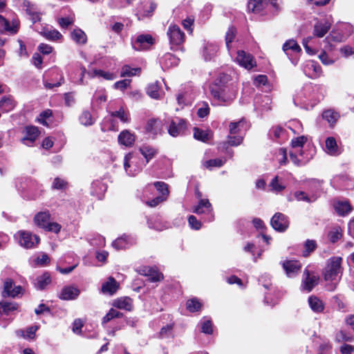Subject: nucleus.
<instances>
[{"instance_id": "nucleus-1", "label": "nucleus", "mask_w": 354, "mask_h": 354, "mask_svg": "<svg viewBox=\"0 0 354 354\" xmlns=\"http://www.w3.org/2000/svg\"><path fill=\"white\" fill-rule=\"evenodd\" d=\"M212 103L218 106H228L237 95V88L234 85L212 84L209 87Z\"/></svg>"}, {"instance_id": "nucleus-2", "label": "nucleus", "mask_w": 354, "mask_h": 354, "mask_svg": "<svg viewBox=\"0 0 354 354\" xmlns=\"http://www.w3.org/2000/svg\"><path fill=\"white\" fill-rule=\"evenodd\" d=\"M342 259L339 257H333L328 259L324 271V279L327 281L329 290H334L342 276Z\"/></svg>"}, {"instance_id": "nucleus-3", "label": "nucleus", "mask_w": 354, "mask_h": 354, "mask_svg": "<svg viewBox=\"0 0 354 354\" xmlns=\"http://www.w3.org/2000/svg\"><path fill=\"white\" fill-rule=\"evenodd\" d=\"M314 149L309 145L298 150H290V157L292 162L298 166L304 165L311 160L314 156Z\"/></svg>"}, {"instance_id": "nucleus-4", "label": "nucleus", "mask_w": 354, "mask_h": 354, "mask_svg": "<svg viewBox=\"0 0 354 354\" xmlns=\"http://www.w3.org/2000/svg\"><path fill=\"white\" fill-rule=\"evenodd\" d=\"M15 237L21 247L27 249L35 247L40 241L38 236L24 230L18 231L15 234Z\"/></svg>"}, {"instance_id": "nucleus-5", "label": "nucleus", "mask_w": 354, "mask_h": 354, "mask_svg": "<svg viewBox=\"0 0 354 354\" xmlns=\"http://www.w3.org/2000/svg\"><path fill=\"white\" fill-rule=\"evenodd\" d=\"M282 49L290 62L294 65H297L301 52V48L297 42L294 39H289L283 44Z\"/></svg>"}, {"instance_id": "nucleus-6", "label": "nucleus", "mask_w": 354, "mask_h": 354, "mask_svg": "<svg viewBox=\"0 0 354 354\" xmlns=\"http://www.w3.org/2000/svg\"><path fill=\"white\" fill-rule=\"evenodd\" d=\"M143 163L133 153H128L124 159V168L129 176H134L142 169Z\"/></svg>"}, {"instance_id": "nucleus-7", "label": "nucleus", "mask_w": 354, "mask_h": 354, "mask_svg": "<svg viewBox=\"0 0 354 354\" xmlns=\"http://www.w3.org/2000/svg\"><path fill=\"white\" fill-rule=\"evenodd\" d=\"M193 212L197 214H204L205 222H212L214 220L213 208L207 199H201L198 203L194 207Z\"/></svg>"}, {"instance_id": "nucleus-8", "label": "nucleus", "mask_w": 354, "mask_h": 354, "mask_svg": "<svg viewBox=\"0 0 354 354\" xmlns=\"http://www.w3.org/2000/svg\"><path fill=\"white\" fill-rule=\"evenodd\" d=\"M167 35L169 39L171 48L182 44L185 41V34L180 27L176 24H171L167 30Z\"/></svg>"}, {"instance_id": "nucleus-9", "label": "nucleus", "mask_w": 354, "mask_h": 354, "mask_svg": "<svg viewBox=\"0 0 354 354\" xmlns=\"http://www.w3.org/2000/svg\"><path fill=\"white\" fill-rule=\"evenodd\" d=\"M64 82V76L61 70L57 67L48 71V80L46 81V90L59 87Z\"/></svg>"}, {"instance_id": "nucleus-10", "label": "nucleus", "mask_w": 354, "mask_h": 354, "mask_svg": "<svg viewBox=\"0 0 354 354\" xmlns=\"http://www.w3.org/2000/svg\"><path fill=\"white\" fill-rule=\"evenodd\" d=\"M234 61L241 67L251 70L257 66L254 57L244 50H238Z\"/></svg>"}, {"instance_id": "nucleus-11", "label": "nucleus", "mask_w": 354, "mask_h": 354, "mask_svg": "<svg viewBox=\"0 0 354 354\" xmlns=\"http://www.w3.org/2000/svg\"><path fill=\"white\" fill-rule=\"evenodd\" d=\"M318 281L319 276L317 274L310 272L308 270L306 269L304 272L301 288L302 290L309 292L318 283Z\"/></svg>"}, {"instance_id": "nucleus-12", "label": "nucleus", "mask_w": 354, "mask_h": 354, "mask_svg": "<svg viewBox=\"0 0 354 354\" xmlns=\"http://www.w3.org/2000/svg\"><path fill=\"white\" fill-rule=\"evenodd\" d=\"M272 227L278 232H284L287 230L289 225V221L288 217L282 213H276L270 221Z\"/></svg>"}, {"instance_id": "nucleus-13", "label": "nucleus", "mask_w": 354, "mask_h": 354, "mask_svg": "<svg viewBox=\"0 0 354 354\" xmlns=\"http://www.w3.org/2000/svg\"><path fill=\"white\" fill-rule=\"evenodd\" d=\"M19 22L12 20L11 22L0 15V33L15 35L19 30Z\"/></svg>"}, {"instance_id": "nucleus-14", "label": "nucleus", "mask_w": 354, "mask_h": 354, "mask_svg": "<svg viewBox=\"0 0 354 354\" xmlns=\"http://www.w3.org/2000/svg\"><path fill=\"white\" fill-rule=\"evenodd\" d=\"M218 51V45L212 41H204L201 48V55L205 61L212 60Z\"/></svg>"}, {"instance_id": "nucleus-15", "label": "nucleus", "mask_w": 354, "mask_h": 354, "mask_svg": "<svg viewBox=\"0 0 354 354\" xmlns=\"http://www.w3.org/2000/svg\"><path fill=\"white\" fill-rule=\"evenodd\" d=\"M153 44V38L149 35H140L132 41L133 48L136 50L147 49Z\"/></svg>"}, {"instance_id": "nucleus-16", "label": "nucleus", "mask_w": 354, "mask_h": 354, "mask_svg": "<svg viewBox=\"0 0 354 354\" xmlns=\"http://www.w3.org/2000/svg\"><path fill=\"white\" fill-rule=\"evenodd\" d=\"M272 100L268 95H260L254 100V109L261 113L271 109Z\"/></svg>"}, {"instance_id": "nucleus-17", "label": "nucleus", "mask_w": 354, "mask_h": 354, "mask_svg": "<svg viewBox=\"0 0 354 354\" xmlns=\"http://www.w3.org/2000/svg\"><path fill=\"white\" fill-rule=\"evenodd\" d=\"M333 205L335 212L340 216L349 214L353 209L350 203L346 200H334Z\"/></svg>"}, {"instance_id": "nucleus-18", "label": "nucleus", "mask_w": 354, "mask_h": 354, "mask_svg": "<svg viewBox=\"0 0 354 354\" xmlns=\"http://www.w3.org/2000/svg\"><path fill=\"white\" fill-rule=\"evenodd\" d=\"M186 129L185 121L183 119L172 120L168 127V133L173 137H177L183 134Z\"/></svg>"}, {"instance_id": "nucleus-19", "label": "nucleus", "mask_w": 354, "mask_h": 354, "mask_svg": "<svg viewBox=\"0 0 354 354\" xmlns=\"http://www.w3.org/2000/svg\"><path fill=\"white\" fill-rule=\"evenodd\" d=\"M24 137L21 142L26 145H30L39 136V131L36 127L28 126L24 129Z\"/></svg>"}, {"instance_id": "nucleus-20", "label": "nucleus", "mask_w": 354, "mask_h": 354, "mask_svg": "<svg viewBox=\"0 0 354 354\" xmlns=\"http://www.w3.org/2000/svg\"><path fill=\"white\" fill-rule=\"evenodd\" d=\"M304 73L311 78H316L322 73V68L315 62L307 61L303 67Z\"/></svg>"}, {"instance_id": "nucleus-21", "label": "nucleus", "mask_w": 354, "mask_h": 354, "mask_svg": "<svg viewBox=\"0 0 354 354\" xmlns=\"http://www.w3.org/2000/svg\"><path fill=\"white\" fill-rule=\"evenodd\" d=\"M282 266L288 277H293L297 275L301 268V264L295 260H287L282 263Z\"/></svg>"}, {"instance_id": "nucleus-22", "label": "nucleus", "mask_w": 354, "mask_h": 354, "mask_svg": "<svg viewBox=\"0 0 354 354\" xmlns=\"http://www.w3.org/2000/svg\"><path fill=\"white\" fill-rule=\"evenodd\" d=\"M330 26V22L326 19L317 21L314 26V35L317 37H323L329 30Z\"/></svg>"}, {"instance_id": "nucleus-23", "label": "nucleus", "mask_w": 354, "mask_h": 354, "mask_svg": "<svg viewBox=\"0 0 354 354\" xmlns=\"http://www.w3.org/2000/svg\"><path fill=\"white\" fill-rule=\"evenodd\" d=\"M13 282L11 279H8L4 282L3 296L15 297L22 292L21 286H15L12 288Z\"/></svg>"}, {"instance_id": "nucleus-24", "label": "nucleus", "mask_w": 354, "mask_h": 354, "mask_svg": "<svg viewBox=\"0 0 354 354\" xmlns=\"http://www.w3.org/2000/svg\"><path fill=\"white\" fill-rule=\"evenodd\" d=\"M118 140L120 145L129 147L134 144L135 136L130 131L124 130L118 135Z\"/></svg>"}, {"instance_id": "nucleus-25", "label": "nucleus", "mask_w": 354, "mask_h": 354, "mask_svg": "<svg viewBox=\"0 0 354 354\" xmlns=\"http://www.w3.org/2000/svg\"><path fill=\"white\" fill-rule=\"evenodd\" d=\"M80 295V290L75 286H68L63 288L59 297L64 300H73Z\"/></svg>"}, {"instance_id": "nucleus-26", "label": "nucleus", "mask_w": 354, "mask_h": 354, "mask_svg": "<svg viewBox=\"0 0 354 354\" xmlns=\"http://www.w3.org/2000/svg\"><path fill=\"white\" fill-rule=\"evenodd\" d=\"M146 130L153 135L160 133L163 130L162 121L159 119L149 120L147 123Z\"/></svg>"}, {"instance_id": "nucleus-27", "label": "nucleus", "mask_w": 354, "mask_h": 354, "mask_svg": "<svg viewBox=\"0 0 354 354\" xmlns=\"http://www.w3.org/2000/svg\"><path fill=\"white\" fill-rule=\"evenodd\" d=\"M119 288V283L111 277L102 285V291L104 294L113 295Z\"/></svg>"}, {"instance_id": "nucleus-28", "label": "nucleus", "mask_w": 354, "mask_h": 354, "mask_svg": "<svg viewBox=\"0 0 354 354\" xmlns=\"http://www.w3.org/2000/svg\"><path fill=\"white\" fill-rule=\"evenodd\" d=\"M140 272V274L149 277L151 281H159L163 278L162 274L153 268L144 267Z\"/></svg>"}, {"instance_id": "nucleus-29", "label": "nucleus", "mask_w": 354, "mask_h": 354, "mask_svg": "<svg viewBox=\"0 0 354 354\" xmlns=\"http://www.w3.org/2000/svg\"><path fill=\"white\" fill-rule=\"evenodd\" d=\"M113 305L115 308L127 311L133 310V301L128 297H120L114 300Z\"/></svg>"}, {"instance_id": "nucleus-30", "label": "nucleus", "mask_w": 354, "mask_h": 354, "mask_svg": "<svg viewBox=\"0 0 354 354\" xmlns=\"http://www.w3.org/2000/svg\"><path fill=\"white\" fill-rule=\"evenodd\" d=\"M50 215L46 213V232L53 234V237H57L61 231L62 225L49 219Z\"/></svg>"}, {"instance_id": "nucleus-31", "label": "nucleus", "mask_w": 354, "mask_h": 354, "mask_svg": "<svg viewBox=\"0 0 354 354\" xmlns=\"http://www.w3.org/2000/svg\"><path fill=\"white\" fill-rule=\"evenodd\" d=\"M71 38L77 44L83 45L87 41V36L80 28H76L71 32Z\"/></svg>"}, {"instance_id": "nucleus-32", "label": "nucleus", "mask_w": 354, "mask_h": 354, "mask_svg": "<svg viewBox=\"0 0 354 354\" xmlns=\"http://www.w3.org/2000/svg\"><path fill=\"white\" fill-rule=\"evenodd\" d=\"M131 243V239L127 235H123L121 237L115 239L112 243V246L115 250H119L127 248Z\"/></svg>"}, {"instance_id": "nucleus-33", "label": "nucleus", "mask_w": 354, "mask_h": 354, "mask_svg": "<svg viewBox=\"0 0 354 354\" xmlns=\"http://www.w3.org/2000/svg\"><path fill=\"white\" fill-rule=\"evenodd\" d=\"M246 129V122L244 120H240L238 122H233L230 124L229 133L231 135L242 133Z\"/></svg>"}, {"instance_id": "nucleus-34", "label": "nucleus", "mask_w": 354, "mask_h": 354, "mask_svg": "<svg viewBox=\"0 0 354 354\" xmlns=\"http://www.w3.org/2000/svg\"><path fill=\"white\" fill-rule=\"evenodd\" d=\"M38 50L39 53H35L32 57V64L37 68H42V63H43V57L41 54H44V44H41L38 46Z\"/></svg>"}, {"instance_id": "nucleus-35", "label": "nucleus", "mask_w": 354, "mask_h": 354, "mask_svg": "<svg viewBox=\"0 0 354 354\" xmlns=\"http://www.w3.org/2000/svg\"><path fill=\"white\" fill-rule=\"evenodd\" d=\"M179 63V59L172 54H165L160 60V64L162 67L169 68L171 66H177Z\"/></svg>"}, {"instance_id": "nucleus-36", "label": "nucleus", "mask_w": 354, "mask_h": 354, "mask_svg": "<svg viewBox=\"0 0 354 354\" xmlns=\"http://www.w3.org/2000/svg\"><path fill=\"white\" fill-rule=\"evenodd\" d=\"M295 198L298 201H304L308 203L315 201L317 196L315 194L308 195L304 192L297 191L294 193Z\"/></svg>"}, {"instance_id": "nucleus-37", "label": "nucleus", "mask_w": 354, "mask_h": 354, "mask_svg": "<svg viewBox=\"0 0 354 354\" xmlns=\"http://www.w3.org/2000/svg\"><path fill=\"white\" fill-rule=\"evenodd\" d=\"M112 118H117L123 123H128L131 120L129 112L121 107L118 111H113L111 114Z\"/></svg>"}, {"instance_id": "nucleus-38", "label": "nucleus", "mask_w": 354, "mask_h": 354, "mask_svg": "<svg viewBox=\"0 0 354 354\" xmlns=\"http://www.w3.org/2000/svg\"><path fill=\"white\" fill-rule=\"evenodd\" d=\"M15 106V102L10 96L4 97L0 101V109L4 112L12 111Z\"/></svg>"}, {"instance_id": "nucleus-39", "label": "nucleus", "mask_w": 354, "mask_h": 354, "mask_svg": "<svg viewBox=\"0 0 354 354\" xmlns=\"http://www.w3.org/2000/svg\"><path fill=\"white\" fill-rule=\"evenodd\" d=\"M38 329L37 326L28 327L26 330L20 329L17 330V335L26 339H32L35 337V334Z\"/></svg>"}, {"instance_id": "nucleus-40", "label": "nucleus", "mask_w": 354, "mask_h": 354, "mask_svg": "<svg viewBox=\"0 0 354 354\" xmlns=\"http://www.w3.org/2000/svg\"><path fill=\"white\" fill-rule=\"evenodd\" d=\"M236 35V30L234 27L231 26L228 28L225 34V44L227 49L231 55L232 43L234 41Z\"/></svg>"}, {"instance_id": "nucleus-41", "label": "nucleus", "mask_w": 354, "mask_h": 354, "mask_svg": "<svg viewBox=\"0 0 354 354\" xmlns=\"http://www.w3.org/2000/svg\"><path fill=\"white\" fill-rule=\"evenodd\" d=\"M343 230L341 227L335 225L333 227L328 233V240L331 243H335L342 236Z\"/></svg>"}, {"instance_id": "nucleus-42", "label": "nucleus", "mask_w": 354, "mask_h": 354, "mask_svg": "<svg viewBox=\"0 0 354 354\" xmlns=\"http://www.w3.org/2000/svg\"><path fill=\"white\" fill-rule=\"evenodd\" d=\"M308 304L310 308L315 313H320L324 310L322 301L315 296H310L308 298Z\"/></svg>"}, {"instance_id": "nucleus-43", "label": "nucleus", "mask_w": 354, "mask_h": 354, "mask_svg": "<svg viewBox=\"0 0 354 354\" xmlns=\"http://www.w3.org/2000/svg\"><path fill=\"white\" fill-rule=\"evenodd\" d=\"M19 305L13 302L1 301L0 302V313L9 315L11 312L17 310Z\"/></svg>"}, {"instance_id": "nucleus-44", "label": "nucleus", "mask_w": 354, "mask_h": 354, "mask_svg": "<svg viewBox=\"0 0 354 354\" xmlns=\"http://www.w3.org/2000/svg\"><path fill=\"white\" fill-rule=\"evenodd\" d=\"M140 151L146 159V162H148L157 153V150L149 145H143L140 147Z\"/></svg>"}, {"instance_id": "nucleus-45", "label": "nucleus", "mask_w": 354, "mask_h": 354, "mask_svg": "<svg viewBox=\"0 0 354 354\" xmlns=\"http://www.w3.org/2000/svg\"><path fill=\"white\" fill-rule=\"evenodd\" d=\"M326 151L330 155H337L339 153L337 142L334 138L328 137L326 140Z\"/></svg>"}, {"instance_id": "nucleus-46", "label": "nucleus", "mask_w": 354, "mask_h": 354, "mask_svg": "<svg viewBox=\"0 0 354 354\" xmlns=\"http://www.w3.org/2000/svg\"><path fill=\"white\" fill-rule=\"evenodd\" d=\"M62 35L57 30L46 27V39L53 41H59L62 39Z\"/></svg>"}, {"instance_id": "nucleus-47", "label": "nucleus", "mask_w": 354, "mask_h": 354, "mask_svg": "<svg viewBox=\"0 0 354 354\" xmlns=\"http://www.w3.org/2000/svg\"><path fill=\"white\" fill-rule=\"evenodd\" d=\"M212 137V133L210 131H203L199 128H194V138L202 142H206L209 140Z\"/></svg>"}, {"instance_id": "nucleus-48", "label": "nucleus", "mask_w": 354, "mask_h": 354, "mask_svg": "<svg viewBox=\"0 0 354 354\" xmlns=\"http://www.w3.org/2000/svg\"><path fill=\"white\" fill-rule=\"evenodd\" d=\"M79 120L80 124L84 126H91L94 124L95 120L89 111H84L80 115Z\"/></svg>"}, {"instance_id": "nucleus-49", "label": "nucleus", "mask_w": 354, "mask_h": 354, "mask_svg": "<svg viewBox=\"0 0 354 354\" xmlns=\"http://www.w3.org/2000/svg\"><path fill=\"white\" fill-rule=\"evenodd\" d=\"M106 189V185L100 181H95L92 183V194L100 198Z\"/></svg>"}, {"instance_id": "nucleus-50", "label": "nucleus", "mask_w": 354, "mask_h": 354, "mask_svg": "<svg viewBox=\"0 0 354 354\" xmlns=\"http://www.w3.org/2000/svg\"><path fill=\"white\" fill-rule=\"evenodd\" d=\"M141 71L140 68L136 67L132 68L129 65H124L121 70L122 77H132L136 75H139Z\"/></svg>"}, {"instance_id": "nucleus-51", "label": "nucleus", "mask_w": 354, "mask_h": 354, "mask_svg": "<svg viewBox=\"0 0 354 354\" xmlns=\"http://www.w3.org/2000/svg\"><path fill=\"white\" fill-rule=\"evenodd\" d=\"M27 11L31 17V20L32 21L33 24H35L34 28L35 29V30H37L41 35H43L44 34V28H43V27L39 28L37 24H35L37 21L41 20V15L39 13H37L35 11L31 10V9H28Z\"/></svg>"}, {"instance_id": "nucleus-52", "label": "nucleus", "mask_w": 354, "mask_h": 354, "mask_svg": "<svg viewBox=\"0 0 354 354\" xmlns=\"http://www.w3.org/2000/svg\"><path fill=\"white\" fill-rule=\"evenodd\" d=\"M147 223L150 228L158 231L163 230L167 227L166 225L162 223L160 219L158 217L148 219Z\"/></svg>"}, {"instance_id": "nucleus-53", "label": "nucleus", "mask_w": 354, "mask_h": 354, "mask_svg": "<svg viewBox=\"0 0 354 354\" xmlns=\"http://www.w3.org/2000/svg\"><path fill=\"white\" fill-rule=\"evenodd\" d=\"M160 85L158 82H156L149 84L147 87V94L153 99H159L160 97Z\"/></svg>"}, {"instance_id": "nucleus-54", "label": "nucleus", "mask_w": 354, "mask_h": 354, "mask_svg": "<svg viewBox=\"0 0 354 354\" xmlns=\"http://www.w3.org/2000/svg\"><path fill=\"white\" fill-rule=\"evenodd\" d=\"M307 137L304 136H298L295 138L291 141V150H298L299 148H303L306 146V143L307 142Z\"/></svg>"}, {"instance_id": "nucleus-55", "label": "nucleus", "mask_w": 354, "mask_h": 354, "mask_svg": "<svg viewBox=\"0 0 354 354\" xmlns=\"http://www.w3.org/2000/svg\"><path fill=\"white\" fill-rule=\"evenodd\" d=\"M225 159L216 158L206 160L203 163V165L204 167L212 169L214 167H221L225 164Z\"/></svg>"}, {"instance_id": "nucleus-56", "label": "nucleus", "mask_w": 354, "mask_h": 354, "mask_svg": "<svg viewBox=\"0 0 354 354\" xmlns=\"http://www.w3.org/2000/svg\"><path fill=\"white\" fill-rule=\"evenodd\" d=\"M263 8V0H250L248 3V8L253 12H259Z\"/></svg>"}, {"instance_id": "nucleus-57", "label": "nucleus", "mask_w": 354, "mask_h": 354, "mask_svg": "<svg viewBox=\"0 0 354 354\" xmlns=\"http://www.w3.org/2000/svg\"><path fill=\"white\" fill-rule=\"evenodd\" d=\"M186 305L187 310L192 313L200 310L202 307V304L196 298L189 299Z\"/></svg>"}, {"instance_id": "nucleus-58", "label": "nucleus", "mask_w": 354, "mask_h": 354, "mask_svg": "<svg viewBox=\"0 0 354 354\" xmlns=\"http://www.w3.org/2000/svg\"><path fill=\"white\" fill-rule=\"evenodd\" d=\"M60 119L59 115H55L50 109H46V126H48V123H51L52 125H53V123L56 124Z\"/></svg>"}, {"instance_id": "nucleus-59", "label": "nucleus", "mask_w": 354, "mask_h": 354, "mask_svg": "<svg viewBox=\"0 0 354 354\" xmlns=\"http://www.w3.org/2000/svg\"><path fill=\"white\" fill-rule=\"evenodd\" d=\"M156 8V4L153 2H150L149 8L144 9L143 11H139L137 14L139 20L142 19L144 17H150L152 15L153 12Z\"/></svg>"}, {"instance_id": "nucleus-60", "label": "nucleus", "mask_w": 354, "mask_h": 354, "mask_svg": "<svg viewBox=\"0 0 354 354\" xmlns=\"http://www.w3.org/2000/svg\"><path fill=\"white\" fill-rule=\"evenodd\" d=\"M322 117L328 122L330 125H333L335 123L338 115L337 113L334 112L332 110H327L323 113Z\"/></svg>"}, {"instance_id": "nucleus-61", "label": "nucleus", "mask_w": 354, "mask_h": 354, "mask_svg": "<svg viewBox=\"0 0 354 354\" xmlns=\"http://www.w3.org/2000/svg\"><path fill=\"white\" fill-rule=\"evenodd\" d=\"M68 187V183L63 178H55L52 183L53 189L64 190Z\"/></svg>"}, {"instance_id": "nucleus-62", "label": "nucleus", "mask_w": 354, "mask_h": 354, "mask_svg": "<svg viewBox=\"0 0 354 354\" xmlns=\"http://www.w3.org/2000/svg\"><path fill=\"white\" fill-rule=\"evenodd\" d=\"M269 134L272 139H279L284 136L285 130L279 126L273 127L270 130Z\"/></svg>"}, {"instance_id": "nucleus-63", "label": "nucleus", "mask_w": 354, "mask_h": 354, "mask_svg": "<svg viewBox=\"0 0 354 354\" xmlns=\"http://www.w3.org/2000/svg\"><path fill=\"white\" fill-rule=\"evenodd\" d=\"M242 133H237L235 135L229 134L227 136V143L230 146H238L243 141Z\"/></svg>"}, {"instance_id": "nucleus-64", "label": "nucleus", "mask_w": 354, "mask_h": 354, "mask_svg": "<svg viewBox=\"0 0 354 354\" xmlns=\"http://www.w3.org/2000/svg\"><path fill=\"white\" fill-rule=\"evenodd\" d=\"M31 266L34 268L42 267L44 266V254L41 253L37 257H32L30 260Z\"/></svg>"}]
</instances>
